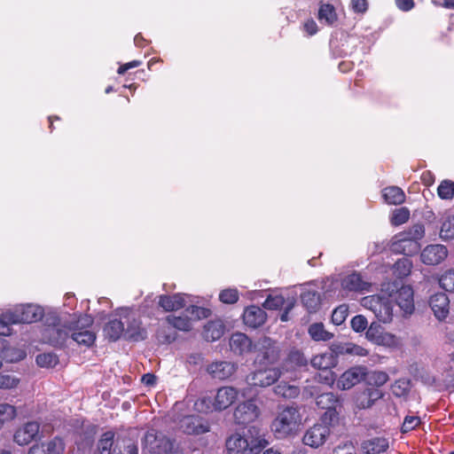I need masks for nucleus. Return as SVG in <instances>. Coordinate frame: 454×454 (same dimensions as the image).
Masks as SVG:
<instances>
[{
    "label": "nucleus",
    "mask_w": 454,
    "mask_h": 454,
    "mask_svg": "<svg viewBox=\"0 0 454 454\" xmlns=\"http://www.w3.org/2000/svg\"><path fill=\"white\" fill-rule=\"evenodd\" d=\"M114 433L112 431H107L101 435L97 445V449L99 454H112L114 442Z\"/></svg>",
    "instance_id": "ea45409f"
},
{
    "label": "nucleus",
    "mask_w": 454,
    "mask_h": 454,
    "mask_svg": "<svg viewBox=\"0 0 454 454\" xmlns=\"http://www.w3.org/2000/svg\"><path fill=\"white\" fill-rule=\"evenodd\" d=\"M185 313L190 315L192 319L199 320L208 317L211 315V310L203 307L192 305L185 309Z\"/></svg>",
    "instance_id": "de8ad7c7"
},
{
    "label": "nucleus",
    "mask_w": 454,
    "mask_h": 454,
    "mask_svg": "<svg viewBox=\"0 0 454 454\" xmlns=\"http://www.w3.org/2000/svg\"><path fill=\"white\" fill-rule=\"evenodd\" d=\"M388 447V439L383 436L364 440L361 444V448L365 454H380L385 452Z\"/></svg>",
    "instance_id": "c85d7f7f"
},
{
    "label": "nucleus",
    "mask_w": 454,
    "mask_h": 454,
    "mask_svg": "<svg viewBox=\"0 0 454 454\" xmlns=\"http://www.w3.org/2000/svg\"><path fill=\"white\" fill-rule=\"evenodd\" d=\"M396 303L405 314L414 310L413 289L410 286H403L396 294Z\"/></svg>",
    "instance_id": "cd10ccee"
},
{
    "label": "nucleus",
    "mask_w": 454,
    "mask_h": 454,
    "mask_svg": "<svg viewBox=\"0 0 454 454\" xmlns=\"http://www.w3.org/2000/svg\"><path fill=\"white\" fill-rule=\"evenodd\" d=\"M303 30L308 35H314L317 32V25L313 19H309L303 23Z\"/></svg>",
    "instance_id": "69168bd1"
},
{
    "label": "nucleus",
    "mask_w": 454,
    "mask_h": 454,
    "mask_svg": "<svg viewBox=\"0 0 454 454\" xmlns=\"http://www.w3.org/2000/svg\"><path fill=\"white\" fill-rule=\"evenodd\" d=\"M338 363V359L335 358V354L330 351L322 353L313 356L310 360L311 365L315 369L327 370L334 367Z\"/></svg>",
    "instance_id": "7c9ffc66"
},
{
    "label": "nucleus",
    "mask_w": 454,
    "mask_h": 454,
    "mask_svg": "<svg viewBox=\"0 0 454 454\" xmlns=\"http://www.w3.org/2000/svg\"><path fill=\"white\" fill-rule=\"evenodd\" d=\"M438 195L442 200H451L454 196V182L442 181L437 188Z\"/></svg>",
    "instance_id": "a18cd8bd"
},
{
    "label": "nucleus",
    "mask_w": 454,
    "mask_h": 454,
    "mask_svg": "<svg viewBox=\"0 0 454 454\" xmlns=\"http://www.w3.org/2000/svg\"><path fill=\"white\" fill-rule=\"evenodd\" d=\"M35 361L40 367L51 368L58 364L59 358L53 353H43L36 356Z\"/></svg>",
    "instance_id": "79ce46f5"
},
{
    "label": "nucleus",
    "mask_w": 454,
    "mask_h": 454,
    "mask_svg": "<svg viewBox=\"0 0 454 454\" xmlns=\"http://www.w3.org/2000/svg\"><path fill=\"white\" fill-rule=\"evenodd\" d=\"M424 235V225L416 223L408 230L395 235L391 241L390 249L395 254H403L407 256L416 254L420 250L419 240Z\"/></svg>",
    "instance_id": "f03ea898"
},
{
    "label": "nucleus",
    "mask_w": 454,
    "mask_h": 454,
    "mask_svg": "<svg viewBox=\"0 0 454 454\" xmlns=\"http://www.w3.org/2000/svg\"><path fill=\"white\" fill-rule=\"evenodd\" d=\"M236 365L231 362H215L208 365L207 372L216 380H223L230 378L236 372Z\"/></svg>",
    "instance_id": "a878e982"
},
{
    "label": "nucleus",
    "mask_w": 454,
    "mask_h": 454,
    "mask_svg": "<svg viewBox=\"0 0 454 454\" xmlns=\"http://www.w3.org/2000/svg\"><path fill=\"white\" fill-rule=\"evenodd\" d=\"M308 366V359L300 350H292L285 359L282 365V372H295L305 369Z\"/></svg>",
    "instance_id": "bb28decb"
},
{
    "label": "nucleus",
    "mask_w": 454,
    "mask_h": 454,
    "mask_svg": "<svg viewBox=\"0 0 454 454\" xmlns=\"http://www.w3.org/2000/svg\"><path fill=\"white\" fill-rule=\"evenodd\" d=\"M316 403L318 408L325 410L322 421L325 423L338 421L339 414L342 410V402L338 395L332 392L323 393L317 396Z\"/></svg>",
    "instance_id": "0eeeda50"
},
{
    "label": "nucleus",
    "mask_w": 454,
    "mask_h": 454,
    "mask_svg": "<svg viewBox=\"0 0 454 454\" xmlns=\"http://www.w3.org/2000/svg\"><path fill=\"white\" fill-rule=\"evenodd\" d=\"M142 64L140 60H133L125 64H121L117 73L121 75L124 74L128 70L139 67Z\"/></svg>",
    "instance_id": "338daca9"
},
{
    "label": "nucleus",
    "mask_w": 454,
    "mask_h": 454,
    "mask_svg": "<svg viewBox=\"0 0 454 454\" xmlns=\"http://www.w3.org/2000/svg\"><path fill=\"white\" fill-rule=\"evenodd\" d=\"M385 201L390 205H400L405 201V193L398 186H388L383 190Z\"/></svg>",
    "instance_id": "473e14b6"
},
{
    "label": "nucleus",
    "mask_w": 454,
    "mask_h": 454,
    "mask_svg": "<svg viewBox=\"0 0 454 454\" xmlns=\"http://www.w3.org/2000/svg\"><path fill=\"white\" fill-rule=\"evenodd\" d=\"M383 397V393L376 387L369 386L356 390L353 396L356 408L359 410L370 409L376 401Z\"/></svg>",
    "instance_id": "9b49d317"
},
{
    "label": "nucleus",
    "mask_w": 454,
    "mask_h": 454,
    "mask_svg": "<svg viewBox=\"0 0 454 454\" xmlns=\"http://www.w3.org/2000/svg\"><path fill=\"white\" fill-rule=\"evenodd\" d=\"M348 315V306L341 304L337 307L332 313V322L336 325H340Z\"/></svg>",
    "instance_id": "09e8293b"
},
{
    "label": "nucleus",
    "mask_w": 454,
    "mask_h": 454,
    "mask_svg": "<svg viewBox=\"0 0 454 454\" xmlns=\"http://www.w3.org/2000/svg\"><path fill=\"white\" fill-rule=\"evenodd\" d=\"M179 427L187 434H201L208 432L210 429L208 422L196 415L184 417L179 421Z\"/></svg>",
    "instance_id": "dca6fc26"
},
{
    "label": "nucleus",
    "mask_w": 454,
    "mask_h": 454,
    "mask_svg": "<svg viewBox=\"0 0 454 454\" xmlns=\"http://www.w3.org/2000/svg\"><path fill=\"white\" fill-rule=\"evenodd\" d=\"M372 380L377 387H380L388 380V375L384 372H374Z\"/></svg>",
    "instance_id": "0e129e2a"
},
{
    "label": "nucleus",
    "mask_w": 454,
    "mask_h": 454,
    "mask_svg": "<svg viewBox=\"0 0 454 454\" xmlns=\"http://www.w3.org/2000/svg\"><path fill=\"white\" fill-rule=\"evenodd\" d=\"M300 421L299 411L294 407H286L273 420L271 430L278 438H285L297 429Z\"/></svg>",
    "instance_id": "20e7f679"
},
{
    "label": "nucleus",
    "mask_w": 454,
    "mask_h": 454,
    "mask_svg": "<svg viewBox=\"0 0 454 454\" xmlns=\"http://www.w3.org/2000/svg\"><path fill=\"white\" fill-rule=\"evenodd\" d=\"M367 368L365 366H353L345 371L337 381V387L348 390L365 379Z\"/></svg>",
    "instance_id": "4468645a"
},
{
    "label": "nucleus",
    "mask_w": 454,
    "mask_h": 454,
    "mask_svg": "<svg viewBox=\"0 0 454 454\" xmlns=\"http://www.w3.org/2000/svg\"><path fill=\"white\" fill-rule=\"evenodd\" d=\"M6 312L3 313L0 317V335H9L10 334V325L13 324L5 318Z\"/></svg>",
    "instance_id": "e2e57ef3"
},
{
    "label": "nucleus",
    "mask_w": 454,
    "mask_h": 454,
    "mask_svg": "<svg viewBox=\"0 0 454 454\" xmlns=\"http://www.w3.org/2000/svg\"><path fill=\"white\" fill-rule=\"evenodd\" d=\"M242 317L246 325L256 329L266 322L267 313L262 308L251 305L245 309Z\"/></svg>",
    "instance_id": "412c9836"
},
{
    "label": "nucleus",
    "mask_w": 454,
    "mask_h": 454,
    "mask_svg": "<svg viewBox=\"0 0 454 454\" xmlns=\"http://www.w3.org/2000/svg\"><path fill=\"white\" fill-rule=\"evenodd\" d=\"M16 416L15 407L9 403L0 404V429L5 422L13 419Z\"/></svg>",
    "instance_id": "37998d69"
},
{
    "label": "nucleus",
    "mask_w": 454,
    "mask_h": 454,
    "mask_svg": "<svg viewBox=\"0 0 454 454\" xmlns=\"http://www.w3.org/2000/svg\"><path fill=\"white\" fill-rule=\"evenodd\" d=\"M440 286L447 292L454 291V270H448L439 278Z\"/></svg>",
    "instance_id": "603ef678"
},
{
    "label": "nucleus",
    "mask_w": 454,
    "mask_h": 454,
    "mask_svg": "<svg viewBox=\"0 0 454 454\" xmlns=\"http://www.w3.org/2000/svg\"><path fill=\"white\" fill-rule=\"evenodd\" d=\"M93 318L89 315L81 316L77 321L69 325L70 338L78 345L90 347L96 340V334L90 330Z\"/></svg>",
    "instance_id": "39448f33"
},
{
    "label": "nucleus",
    "mask_w": 454,
    "mask_h": 454,
    "mask_svg": "<svg viewBox=\"0 0 454 454\" xmlns=\"http://www.w3.org/2000/svg\"><path fill=\"white\" fill-rule=\"evenodd\" d=\"M46 454H63L65 450V442L60 437H54L46 444Z\"/></svg>",
    "instance_id": "c03bdc74"
},
{
    "label": "nucleus",
    "mask_w": 454,
    "mask_h": 454,
    "mask_svg": "<svg viewBox=\"0 0 454 454\" xmlns=\"http://www.w3.org/2000/svg\"><path fill=\"white\" fill-rule=\"evenodd\" d=\"M239 391L233 387H222L217 389L212 403L215 411H222L229 408L238 398Z\"/></svg>",
    "instance_id": "f3484780"
},
{
    "label": "nucleus",
    "mask_w": 454,
    "mask_h": 454,
    "mask_svg": "<svg viewBox=\"0 0 454 454\" xmlns=\"http://www.w3.org/2000/svg\"><path fill=\"white\" fill-rule=\"evenodd\" d=\"M260 410L254 400H247L239 403L233 413L235 422L247 425L254 422L259 416Z\"/></svg>",
    "instance_id": "ddd939ff"
},
{
    "label": "nucleus",
    "mask_w": 454,
    "mask_h": 454,
    "mask_svg": "<svg viewBox=\"0 0 454 454\" xmlns=\"http://www.w3.org/2000/svg\"><path fill=\"white\" fill-rule=\"evenodd\" d=\"M142 445L152 454H173L176 450L175 440L154 428L146 431L142 440Z\"/></svg>",
    "instance_id": "7ed1b4c3"
},
{
    "label": "nucleus",
    "mask_w": 454,
    "mask_h": 454,
    "mask_svg": "<svg viewBox=\"0 0 454 454\" xmlns=\"http://www.w3.org/2000/svg\"><path fill=\"white\" fill-rule=\"evenodd\" d=\"M268 444L255 427H249L243 434H234L226 440L228 454H260Z\"/></svg>",
    "instance_id": "f257e3e1"
},
{
    "label": "nucleus",
    "mask_w": 454,
    "mask_h": 454,
    "mask_svg": "<svg viewBox=\"0 0 454 454\" xmlns=\"http://www.w3.org/2000/svg\"><path fill=\"white\" fill-rule=\"evenodd\" d=\"M225 326L221 320L209 321L204 326L203 336L207 341L219 340L224 333Z\"/></svg>",
    "instance_id": "2f4dec72"
},
{
    "label": "nucleus",
    "mask_w": 454,
    "mask_h": 454,
    "mask_svg": "<svg viewBox=\"0 0 454 454\" xmlns=\"http://www.w3.org/2000/svg\"><path fill=\"white\" fill-rule=\"evenodd\" d=\"M257 359L265 364H273L279 358L280 349L271 339L264 337L259 342Z\"/></svg>",
    "instance_id": "6ab92c4d"
},
{
    "label": "nucleus",
    "mask_w": 454,
    "mask_h": 454,
    "mask_svg": "<svg viewBox=\"0 0 454 454\" xmlns=\"http://www.w3.org/2000/svg\"><path fill=\"white\" fill-rule=\"evenodd\" d=\"M166 322L168 325L161 326L157 332L159 340L163 343H171L176 340V333L173 332L171 328L184 332H188L192 329V322L188 315L180 317L169 315L166 317Z\"/></svg>",
    "instance_id": "6e6552de"
},
{
    "label": "nucleus",
    "mask_w": 454,
    "mask_h": 454,
    "mask_svg": "<svg viewBox=\"0 0 454 454\" xmlns=\"http://www.w3.org/2000/svg\"><path fill=\"white\" fill-rule=\"evenodd\" d=\"M44 315L41 306L35 304L20 305L6 311L5 318L14 324H31L40 321Z\"/></svg>",
    "instance_id": "423d86ee"
},
{
    "label": "nucleus",
    "mask_w": 454,
    "mask_h": 454,
    "mask_svg": "<svg viewBox=\"0 0 454 454\" xmlns=\"http://www.w3.org/2000/svg\"><path fill=\"white\" fill-rule=\"evenodd\" d=\"M330 352L335 354L337 359L340 355H348L349 353V343H338L333 344Z\"/></svg>",
    "instance_id": "bf43d9fd"
},
{
    "label": "nucleus",
    "mask_w": 454,
    "mask_h": 454,
    "mask_svg": "<svg viewBox=\"0 0 454 454\" xmlns=\"http://www.w3.org/2000/svg\"><path fill=\"white\" fill-rule=\"evenodd\" d=\"M158 298V305L167 312L178 310L186 305L185 294H161Z\"/></svg>",
    "instance_id": "393cba45"
},
{
    "label": "nucleus",
    "mask_w": 454,
    "mask_h": 454,
    "mask_svg": "<svg viewBox=\"0 0 454 454\" xmlns=\"http://www.w3.org/2000/svg\"><path fill=\"white\" fill-rule=\"evenodd\" d=\"M231 349L239 355H243L252 351V340L242 333H235L230 339Z\"/></svg>",
    "instance_id": "c756f323"
},
{
    "label": "nucleus",
    "mask_w": 454,
    "mask_h": 454,
    "mask_svg": "<svg viewBox=\"0 0 454 454\" xmlns=\"http://www.w3.org/2000/svg\"><path fill=\"white\" fill-rule=\"evenodd\" d=\"M410 218V210L407 207H400L393 212L391 223L398 226L405 223Z\"/></svg>",
    "instance_id": "49530a36"
},
{
    "label": "nucleus",
    "mask_w": 454,
    "mask_h": 454,
    "mask_svg": "<svg viewBox=\"0 0 454 454\" xmlns=\"http://www.w3.org/2000/svg\"><path fill=\"white\" fill-rule=\"evenodd\" d=\"M441 238L443 239H454V214L445 213L440 231Z\"/></svg>",
    "instance_id": "58836bf2"
},
{
    "label": "nucleus",
    "mask_w": 454,
    "mask_h": 454,
    "mask_svg": "<svg viewBox=\"0 0 454 454\" xmlns=\"http://www.w3.org/2000/svg\"><path fill=\"white\" fill-rule=\"evenodd\" d=\"M376 344L388 348H396L400 345V340L395 335L390 333L382 332Z\"/></svg>",
    "instance_id": "3c124183"
},
{
    "label": "nucleus",
    "mask_w": 454,
    "mask_h": 454,
    "mask_svg": "<svg viewBox=\"0 0 454 454\" xmlns=\"http://www.w3.org/2000/svg\"><path fill=\"white\" fill-rule=\"evenodd\" d=\"M367 319L362 315L355 316L351 319V327L356 333L364 331L367 327Z\"/></svg>",
    "instance_id": "4d7b16f0"
},
{
    "label": "nucleus",
    "mask_w": 454,
    "mask_h": 454,
    "mask_svg": "<svg viewBox=\"0 0 454 454\" xmlns=\"http://www.w3.org/2000/svg\"><path fill=\"white\" fill-rule=\"evenodd\" d=\"M43 338L52 346L61 347L70 338L69 325L47 326L43 332Z\"/></svg>",
    "instance_id": "a211bd4d"
},
{
    "label": "nucleus",
    "mask_w": 454,
    "mask_h": 454,
    "mask_svg": "<svg viewBox=\"0 0 454 454\" xmlns=\"http://www.w3.org/2000/svg\"><path fill=\"white\" fill-rule=\"evenodd\" d=\"M317 19L321 23L333 25L337 20L334 6L330 4H321L318 9Z\"/></svg>",
    "instance_id": "f704fd0d"
},
{
    "label": "nucleus",
    "mask_w": 454,
    "mask_h": 454,
    "mask_svg": "<svg viewBox=\"0 0 454 454\" xmlns=\"http://www.w3.org/2000/svg\"><path fill=\"white\" fill-rule=\"evenodd\" d=\"M123 322L125 323L124 337L127 340L140 341L146 339V330L142 327V323L135 311L123 309Z\"/></svg>",
    "instance_id": "1a4fd4ad"
},
{
    "label": "nucleus",
    "mask_w": 454,
    "mask_h": 454,
    "mask_svg": "<svg viewBox=\"0 0 454 454\" xmlns=\"http://www.w3.org/2000/svg\"><path fill=\"white\" fill-rule=\"evenodd\" d=\"M330 423L316 424L309 427L303 435L302 441L304 444L312 448H318L322 446L326 439L329 437L331 430L329 427Z\"/></svg>",
    "instance_id": "f8f14e48"
},
{
    "label": "nucleus",
    "mask_w": 454,
    "mask_h": 454,
    "mask_svg": "<svg viewBox=\"0 0 454 454\" xmlns=\"http://www.w3.org/2000/svg\"><path fill=\"white\" fill-rule=\"evenodd\" d=\"M412 262L408 257H403L395 262L393 266L394 274L398 278H405L410 275L412 269Z\"/></svg>",
    "instance_id": "a19ab883"
},
{
    "label": "nucleus",
    "mask_w": 454,
    "mask_h": 454,
    "mask_svg": "<svg viewBox=\"0 0 454 454\" xmlns=\"http://www.w3.org/2000/svg\"><path fill=\"white\" fill-rule=\"evenodd\" d=\"M381 333L382 331L380 325L372 324L367 329L365 335L369 340L376 344Z\"/></svg>",
    "instance_id": "13d9d810"
},
{
    "label": "nucleus",
    "mask_w": 454,
    "mask_h": 454,
    "mask_svg": "<svg viewBox=\"0 0 454 454\" xmlns=\"http://www.w3.org/2000/svg\"><path fill=\"white\" fill-rule=\"evenodd\" d=\"M381 298L380 296L372 295L364 297L362 301L363 306L369 308L372 312H374V306L379 305L380 303Z\"/></svg>",
    "instance_id": "680f3d73"
},
{
    "label": "nucleus",
    "mask_w": 454,
    "mask_h": 454,
    "mask_svg": "<svg viewBox=\"0 0 454 454\" xmlns=\"http://www.w3.org/2000/svg\"><path fill=\"white\" fill-rule=\"evenodd\" d=\"M262 305L266 309H278L285 305V299L282 295L270 294Z\"/></svg>",
    "instance_id": "864d4df0"
},
{
    "label": "nucleus",
    "mask_w": 454,
    "mask_h": 454,
    "mask_svg": "<svg viewBox=\"0 0 454 454\" xmlns=\"http://www.w3.org/2000/svg\"><path fill=\"white\" fill-rule=\"evenodd\" d=\"M429 305L438 320H443L448 317L450 313V300L445 294L438 293L432 295Z\"/></svg>",
    "instance_id": "b1692460"
},
{
    "label": "nucleus",
    "mask_w": 454,
    "mask_h": 454,
    "mask_svg": "<svg viewBox=\"0 0 454 454\" xmlns=\"http://www.w3.org/2000/svg\"><path fill=\"white\" fill-rule=\"evenodd\" d=\"M274 393L283 398L292 399L300 395V388L295 385H290L282 381L274 387Z\"/></svg>",
    "instance_id": "e433bc0d"
},
{
    "label": "nucleus",
    "mask_w": 454,
    "mask_h": 454,
    "mask_svg": "<svg viewBox=\"0 0 454 454\" xmlns=\"http://www.w3.org/2000/svg\"><path fill=\"white\" fill-rule=\"evenodd\" d=\"M20 380L12 374H0V388L12 389L16 387Z\"/></svg>",
    "instance_id": "5fc2aeb1"
},
{
    "label": "nucleus",
    "mask_w": 454,
    "mask_h": 454,
    "mask_svg": "<svg viewBox=\"0 0 454 454\" xmlns=\"http://www.w3.org/2000/svg\"><path fill=\"white\" fill-rule=\"evenodd\" d=\"M333 454H356L354 446L351 444H344L334 449Z\"/></svg>",
    "instance_id": "774afa93"
},
{
    "label": "nucleus",
    "mask_w": 454,
    "mask_h": 454,
    "mask_svg": "<svg viewBox=\"0 0 454 454\" xmlns=\"http://www.w3.org/2000/svg\"><path fill=\"white\" fill-rule=\"evenodd\" d=\"M309 334L316 341H327L333 338V333L326 331L323 323H314L309 327Z\"/></svg>",
    "instance_id": "c9c22d12"
},
{
    "label": "nucleus",
    "mask_w": 454,
    "mask_h": 454,
    "mask_svg": "<svg viewBox=\"0 0 454 454\" xmlns=\"http://www.w3.org/2000/svg\"><path fill=\"white\" fill-rule=\"evenodd\" d=\"M352 10L356 13H364L368 9L367 0H351Z\"/></svg>",
    "instance_id": "052dcab7"
},
{
    "label": "nucleus",
    "mask_w": 454,
    "mask_h": 454,
    "mask_svg": "<svg viewBox=\"0 0 454 454\" xmlns=\"http://www.w3.org/2000/svg\"><path fill=\"white\" fill-rule=\"evenodd\" d=\"M341 287L348 292H369L371 283L364 279L360 273L353 272L342 278Z\"/></svg>",
    "instance_id": "4be33fe9"
},
{
    "label": "nucleus",
    "mask_w": 454,
    "mask_h": 454,
    "mask_svg": "<svg viewBox=\"0 0 454 454\" xmlns=\"http://www.w3.org/2000/svg\"><path fill=\"white\" fill-rule=\"evenodd\" d=\"M115 316L118 317L111 319L105 326L104 332L106 336L115 341L124 335L125 323L123 322V309L116 310Z\"/></svg>",
    "instance_id": "5701e85b"
},
{
    "label": "nucleus",
    "mask_w": 454,
    "mask_h": 454,
    "mask_svg": "<svg viewBox=\"0 0 454 454\" xmlns=\"http://www.w3.org/2000/svg\"><path fill=\"white\" fill-rule=\"evenodd\" d=\"M448 255L445 246L440 244L428 245L421 252L420 258L423 263L427 265H437Z\"/></svg>",
    "instance_id": "aec40b11"
},
{
    "label": "nucleus",
    "mask_w": 454,
    "mask_h": 454,
    "mask_svg": "<svg viewBox=\"0 0 454 454\" xmlns=\"http://www.w3.org/2000/svg\"><path fill=\"white\" fill-rule=\"evenodd\" d=\"M301 298L302 304L309 313L317 311L320 307V296L315 291L304 292Z\"/></svg>",
    "instance_id": "4c0bfd02"
},
{
    "label": "nucleus",
    "mask_w": 454,
    "mask_h": 454,
    "mask_svg": "<svg viewBox=\"0 0 454 454\" xmlns=\"http://www.w3.org/2000/svg\"><path fill=\"white\" fill-rule=\"evenodd\" d=\"M281 375L282 371L280 369L267 367L252 372L247 377V381L252 386L266 387L278 381Z\"/></svg>",
    "instance_id": "9d476101"
},
{
    "label": "nucleus",
    "mask_w": 454,
    "mask_h": 454,
    "mask_svg": "<svg viewBox=\"0 0 454 454\" xmlns=\"http://www.w3.org/2000/svg\"><path fill=\"white\" fill-rule=\"evenodd\" d=\"M421 423L420 418L418 416H406L401 427V431L406 434L415 429Z\"/></svg>",
    "instance_id": "6e6d98bb"
},
{
    "label": "nucleus",
    "mask_w": 454,
    "mask_h": 454,
    "mask_svg": "<svg viewBox=\"0 0 454 454\" xmlns=\"http://www.w3.org/2000/svg\"><path fill=\"white\" fill-rule=\"evenodd\" d=\"M239 295L236 288H227L219 294V300L225 304H234L239 301Z\"/></svg>",
    "instance_id": "8fccbe9b"
},
{
    "label": "nucleus",
    "mask_w": 454,
    "mask_h": 454,
    "mask_svg": "<svg viewBox=\"0 0 454 454\" xmlns=\"http://www.w3.org/2000/svg\"><path fill=\"white\" fill-rule=\"evenodd\" d=\"M40 424L36 421H28L15 431L13 441L20 446H25L36 440L39 435Z\"/></svg>",
    "instance_id": "2eb2a0df"
},
{
    "label": "nucleus",
    "mask_w": 454,
    "mask_h": 454,
    "mask_svg": "<svg viewBox=\"0 0 454 454\" xmlns=\"http://www.w3.org/2000/svg\"><path fill=\"white\" fill-rule=\"evenodd\" d=\"M373 313L379 321L388 323L392 320L393 317L392 305L387 300L381 298L380 303L374 306Z\"/></svg>",
    "instance_id": "72a5a7b5"
}]
</instances>
